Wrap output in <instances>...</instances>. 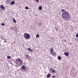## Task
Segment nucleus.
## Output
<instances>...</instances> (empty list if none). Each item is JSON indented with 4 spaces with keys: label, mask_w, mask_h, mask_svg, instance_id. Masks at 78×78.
<instances>
[{
    "label": "nucleus",
    "mask_w": 78,
    "mask_h": 78,
    "mask_svg": "<svg viewBox=\"0 0 78 78\" xmlns=\"http://www.w3.org/2000/svg\"><path fill=\"white\" fill-rule=\"evenodd\" d=\"M7 58L8 59H11V56H8Z\"/></svg>",
    "instance_id": "f3484780"
},
{
    "label": "nucleus",
    "mask_w": 78,
    "mask_h": 78,
    "mask_svg": "<svg viewBox=\"0 0 78 78\" xmlns=\"http://www.w3.org/2000/svg\"><path fill=\"white\" fill-rule=\"evenodd\" d=\"M26 57V59H29V58L30 57V56H29V55L28 54H26V55H25Z\"/></svg>",
    "instance_id": "0eeeda50"
},
{
    "label": "nucleus",
    "mask_w": 78,
    "mask_h": 78,
    "mask_svg": "<svg viewBox=\"0 0 78 78\" xmlns=\"http://www.w3.org/2000/svg\"><path fill=\"white\" fill-rule=\"evenodd\" d=\"M51 72V73H55V70L53 69L52 70Z\"/></svg>",
    "instance_id": "a211bd4d"
},
{
    "label": "nucleus",
    "mask_w": 78,
    "mask_h": 78,
    "mask_svg": "<svg viewBox=\"0 0 78 78\" xmlns=\"http://www.w3.org/2000/svg\"><path fill=\"white\" fill-rule=\"evenodd\" d=\"M26 67L24 66H21V69L23 70H26Z\"/></svg>",
    "instance_id": "39448f33"
},
{
    "label": "nucleus",
    "mask_w": 78,
    "mask_h": 78,
    "mask_svg": "<svg viewBox=\"0 0 78 78\" xmlns=\"http://www.w3.org/2000/svg\"><path fill=\"white\" fill-rule=\"evenodd\" d=\"M23 36L26 39H30V35L27 33H25L24 34Z\"/></svg>",
    "instance_id": "7ed1b4c3"
},
{
    "label": "nucleus",
    "mask_w": 78,
    "mask_h": 78,
    "mask_svg": "<svg viewBox=\"0 0 78 78\" xmlns=\"http://www.w3.org/2000/svg\"><path fill=\"white\" fill-rule=\"evenodd\" d=\"M28 49L29 50V51L32 52V49H30V48H28Z\"/></svg>",
    "instance_id": "dca6fc26"
},
{
    "label": "nucleus",
    "mask_w": 78,
    "mask_h": 78,
    "mask_svg": "<svg viewBox=\"0 0 78 78\" xmlns=\"http://www.w3.org/2000/svg\"><path fill=\"white\" fill-rule=\"evenodd\" d=\"M12 19L13 20V21L14 23H16V22H17V21L15 20V18H12Z\"/></svg>",
    "instance_id": "6e6552de"
},
{
    "label": "nucleus",
    "mask_w": 78,
    "mask_h": 78,
    "mask_svg": "<svg viewBox=\"0 0 78 78\" xmlns=\"http://www.w3.org/2000/svg\"><path fill=\"white\" fill-rule=\"evenodd\" d=\"M0 8H2V10H4V9H5V7H4V6H3L2 5H1L0 6Z\"/></svg>",
    "instance_id": "423d86ee"
},
{
    "label": "nucleus",
    "mask_w": 78,
    "mask_h": 78,
    "mask_svg": "<svg viewBox=\"0 0 78 78\" xmlns=\"http://www.w3.org/2000/svg\"><path fill=\"white\" fill-rule=\"evenodd\" d=\"M9 0H7V1H6V3H9Z\"/></svg>",
    "instance_id": "aec40b11"
},
{
    "label": "nucleus",
    "mask_w": 78,
    "mask_h": 78,
    "mask_svg": "<svg viewBox=\"0 0 78 78\" xmlns=\"http://www.w3.org/2000/svg\"><path fill=\"white\" fill-rule=\"evenodd\" d=\"M76 37H78V33L76 34Z\"/></svg>",
    "instance_id": "412c9836"
},
{
    "label": "nucleus",
    "mask_w": 78,
    "mask_h": 78,
    "mask_svg": "<svg viewBox=\"0 0 78 78\" xmlns=\"http://www.w3.org/2000/svg\"><path fill=\"white\" fill-rule=\"evenodd\" d=\"M25 9H29V7L27 6L25 8Z\"/></svg>",
    "instance_id": "6ab92c4d"
},
{
    "label": "nucleus",
    "mask_w": 78,
    "mask_h": 78,
    "mask_svg": "<svg viewBox=\"0 0 78 78\" xmlns=\"http://www.w3.org/2000/svg\"><path fill=\"white\" fill-rule=\"evenodd\" d=\"M57 58L59 60H61V57L60 56H58Z\"/></svg>",
    "instance_id": "ddd939ff"
},
{
    "label": "nucleus",
    "mask_w": 78,
    "mask_h": 78,
    "mask_svg": "<svg viewBox=\"0 0 78 78\" xmlns=\"http://www.w3.org/2000/svg\"><path fill=\"white\" fill-rule=\"evenodd\" d=\"M51 76V75L50 74H48L47 75V78H50Z\"/></svg>",
    "instance_id": "f8f14e48"
},
{
    "label": "nucleus",
    "mask_w": 78,
    "mask_h": 78,
    "mask_svg": "<svg viewBox=\"0 0 78 78\" xmlns=\"http://www.w3.org/2000/svg\"><path fill=\"white\" fill-rule=\"evenodd\" d=\"M41 25V23H38V25Z\"/></svg>",
    "instance_id": "a878e982"
},
{
    "label": "nucleus",
    "mask_w": 78,
    "mask_h": 78,
    "mask_svg": "<svg viewBox=\"0 0 78 78\" xmlns=\"http://www.w3.org/2000/svg\"><path fill=\"white\" fill-rule=\"evenodd\" d=\"M53 52V48H51L50 49V52L51 53H52Z\"/></svg>",
    "instance_id": "9d476101"
},
{
    "label": "nucleus",
    "mask_w": 78,
    "mask_h": 78,
    "mask_svg": "<svg viewBox=\"0 0 78 78\" xmlns=\"http://www.w3.org/2000/svg\"><path fill=\"white\" fill-rule=\"evenodd\" d=\"M53 70V69L51 68L50 69V71L51 72V71H52Z\"/></svg>",
    "instance_id": "4be33fe9"
},
{
    "label": "nucleus",
    "mask_w": 78,
    "mask_h": 78,
    "mask_svg": "<svg viewBox=\"0 0 78 78\" xmlns=\"http://www.w3.org/2000/svg\"><path fill=\"white\" fill-rule=\"evenodd\" d=\"M1 25L3 26H4V25H5V24L4 23H2L1 24Z\"/></svg>",
    "instance_id": "5701e85b"
},
{
    "label": "nucleus",
    "mask_w": 78,
    "mask_h": 78,
    "mask_svg": "<svg viewBox=\"0 0 78 78\" xmlns=\"http://www.w3.org/2000/svg\"><path fill=\"white\" fill-rule=\"evenodd\" d=\"M36 37L37 38H39V35L37 34L36 35Z\"/></svg>",
    "instance_id": "2eb2a0df"
},
{
    "label": "nucleus",
    "mask_w": 78,
    "mask_h": 78,
    "mask_svg": "<svg viewBox=\"0 0 78 78\" xmlns=\"http://www.w3.org/2000/svg\"><path fill=\"white\" fill-rule=\"evenodd\" d=\"M7 41H4V42H5V43H6Z\"/></svg>",
    "instance_id": "bb28decb"
},
{
    "label": "nucleus",
    "mask_w": 78,
    "mask_h": 78,
    "mask_svg": "<svg viewBox=\"0 0 78 78\" xmlns=\"http://www.w3.org/2000/svg\"><path fill=\"white\" fill-rule=\"evenodd\" d=\"M50 53L51 55L53 56H56V53L55 51L52 52V53Z\"/></svg>",
    "instance_id": "20e7f679"
},
{
    "label": "nucleus",
    "mask_w": 78,
    "mask_h": 78,
    "mask_svg": "<svg viewBox=\"0 0 78 78\" xmlns=\"http://www.w3.org/2000/svg\"><path fill=\"white\" fill-rule=\"evenodd\" d=\"M36 1H37V2H39V0H35Z\"/></svg>",
    "instance_id": "cd10ccee"
},
{
    "label": "nucleus",
    "mask_w": 78,
    "mask_h": 78,
    "mask_svg": "<svg viewBox=\"0 0 78 78\" xmlns=\"http://www.w3.org/2000/svg\"><path fill=\"white\" fill-rule=\"evenodd\" d=\"M62 12H63L62 14V17L65 20H66V19H67L69 17V14L68 12L65 11L64 9H62Z\"/></svg>",
    "instance_id": "f257e3e1"
},
{
    "label": "nucleus",
    "mask_w": 78,
    "mask_h": 78,
    "mask_svg": "<svg viewBox=\"0 0 78 78\" xmlns=\"http://www.w3.org/2000/svg\"><path fill=\"white\" fill-rule=\"evenodd\" d=\"M15 62L17 65L15 66L16 68H18V66H21L22 64L23 63V61L19 58H17V59L16 60Z\"/></svg>",
    "instance_id": "f03ea898"
},
{
    "label": "nucleus",
    "mask_w": 78,
    "mask_h": 78,
    "mask_svg": "<svg viewBox=\"0 0 78 78\" xmlns=\"http://www.w3.org/2000/svg\"><path fill=\"white\" fill-rule=\"evenodd\" d=\"M39 9L40 10H42V7L41 6H40L39 7Z\"/></svg>",
    "instance_id": "4468645a"
},
{
    "label": "nucleus",
    "mask_w": 78,
    "mask_h": 78,
    "mask_svg": "<svg viewBox=\"0 0 78 78\" xmlns=\"http://www.w3.org/2000/svg\"><path fill=\"white\" fill-rule=\"evenodd\" d=\"M10 4L11 5H14V4H15V2L14 1H12L11 2Z\"/></svg>",
    "instance_id": "9b49d317"
},
{
    "label": "nucleus",
    "mask_w": 78,
    "mask_h": 78,
    "mask_svg": "<svg viewBox=\"0 0 78 78\" xmlns=\"http://www.w3.org/2000/svg\"><path fill=\"white\" fill-rule=\"evenodd\" d=\"M55 77H56V76H52V78H55Z\"/></svg>",
    "instance_id": "393cba45"
},
{
    "label": "nucleus",
    "mask_w": 78,
    "mask_h": 78,
    "mask_svg": "<svg viewBox=\"0 0 78 78\" xmlns=\"http://www.w3.org/2000/svg\"><path fill=\"white\" fill-rule=\"evenodd\" d=\"M55 30H56V31H58V28H57V27H56V28H55Z\"/></svg>",
    "instance_id": "b1692460"
},
{
    "label": "nucleus",
    "mask_w": 78,
    "mask_h": 78,
    "mask_svg": "<svg viewBox=\"0 0 78 78\" xmlns=\"http://www.w3.org/2000/svg\"><path fill=\"white\" fill-rule=\"evenodd\" d=\"M65 55H66V56H69V52H66L65 53Z\"/></svg>",
    "instance_id": "1a4fd4ad"
}]
</instances>
